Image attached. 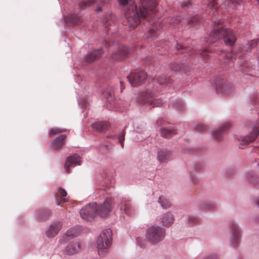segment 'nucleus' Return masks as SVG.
<instances>
[{"mask_svg": "<svg viewBox=\"0 0 259 259\" xmlns=\"http://www.w3.org/2000/svg\"><path fill=\"white\" fill-rule=\"evenodd\" d=\"M160 220L163 226L169 227L174 223L175 218L171 213L166 212L162 214Z\"/></svg>", "mask_w": 259, "mask_h": 259, "instance_id": "21", "label": "nucleus"}, {"mask_svg": "<svg viewBox=\"0 0 259 259\" xmlns=\"http://www.w3.org/2000/svg\"><path fill=\"white\" fill-rule=\"evenodd\" d=\"M195 128L199 131H204L207 129V126L203 124L199 123L195 125Z\"/></svg>", "mask_w": 259, "mask_h": 259, "instance_id": "44", "label": "nucleus"}, {"mask_svg": "<svg viewBox=\"0 0 259 259\" xmlns=\"http://www.w3.org/2000/svg\"><path fill=\"white\" fill-rule=\"evenodd\" d=\"M256 205L258 207H259V198L257 199Z\"/></svg>", "mask_w": 259, "mask_h": 259, "instance_id": "57", "label": "nucleus"}, {"mask_svg": "<svg viewBox=\"0 0 259 259\" xmlns=\"http://www.w3.org/2000/svg\"><path fill=\"white\" fill-rule=\"evenodd\" d=\"M51 214V211L46 208L38 210L36 212V218L38 220L42 221L48 218Z\"/></svg>", "mask_w": 259, "mask_h": 259, "instance_id": "28", "label": "nucleus"}, {"mask_svg": "<svg viewBox=\"0 0 259 259\" xmlns=\"http://www.w3.org/2000/svg\"><path fill=\"white\" fill-rule=\"evenodd\" d=\"M66 130L64 128H57L55 127L52 128L49 132V134L50 136L54 135L57 133H61L65 131Z\"/></svg>", "mask_w": 259, "mask_h": 259, "instance_id": "41", "label": "nucleus"}, {"mask_svg": "<svg viewBox=\"0 0 259 259\" xmlns=\"http://www.w3.org/2000/svg\"><path fill=\"white\" fill-rule=\"evenodd\" d=\"M176 48L178 50H184L182 52V53H188V52L190 51V48H187V47H185L183 46H182V45L181 44H179L177 41L176 42Z\"/></svg>", "mask_w": 259, "mask_h": 259, "instance_id": "42", "label": "nucleus"}, {"mask_svg": "<svg viewBox=\"0 0 259 259\" xmlns=\"http://www.w3.org/2000/svg\"><path fill=\"white\" fill-rule=\"evenodd\" d=\"M112 231L110 229H106L102 231L98 237L97 245L98 253L100 255L105 253L110 247L112 242Z\"/></svg>", "mask_w": 259, "mask_h": 259, "instance_id": "5", "label": "nucleus"}, {"mask_svg": "<svg viewBox=\"0 0 259 259\" xmlns=\"http://www.w3.org/2000/svg\"><path fill=\"white\" fill-rule=\"evenodd\" d=\"M198 221V219L195 217H190L189 219L188 223L190 224H194Z\"/></svg>", "mask_w": 259, "mask_h": 259, "instance_id": "48", "label": "nucleus"}, {"mask_svg": "<svg viewBox=\"0 0 259 259\" xmlns=\"http://www.w3.org/2000/svg\"><path fill=\"white\" fill-rule=\"evenodd\" d=\"M165 230L159 226H152L147 229L146 238L152 244H156L163 240L165 236Z\"/></svg>", "mask_w": 259, "mask_h": 259, "instance_id": "4", "label": "nucleus"}, {"mask_svg": "<svg viewBox=\"0 0 259 259\" xmlns=\"http://www.w3.org/2000/svg\"><path fill=\"white\" fill-rule=\"evenodd\" d=\"M61 202H62V201H59L58 200V199L57 198H56V204L57 205H59L61 203Z\"/></svg>", "mask_w": 259, "mask_h": 259, "instance_id": "54", "label": "nucleus"}, {"mask_svg": "<svg viewBox=\"0 0 259 259\" xmlns=\"http://www.w3.org/2000/svg\"><path fill=\"white\" fill-rule=\"evenodd\" d=\"M62 227L61 222L56 221L53 222L46 231V235L48 238H53L57 235Z\"/></svg>", "mask_w": 259, "mask_h": 259, "instance_id": "16", "label": "nucleus"}, {"mask_svg": "<svg viewBox=\"0 0 259 259\" xmlns=\"http://www.w3.org/2000/svg\"><path fill=\"white\" fill-rule=\"evenodd\" d=\"M127 127V125H125L124 126V129L123 130V131H122L119 135L118 136V141L120 143V144L122 148L123 147V145H124V136H125V132L124 131V130Z\"/></svg>", "mask_w": 259, "mask_h": 259, "instance_id": "39", "label": "nucleus"}, {"mask_svg": "<svg viewBox=\"0 0 259 259\" xmlns=\"http://www.w3.org/2000/svg\"><path fill=\"white\" fill-rule=\"evenodd\" d=\"M256 2H257L258 3V4H259V0H255Z\"/></svg>", "mask_w": 259, "mask_h": 259, "instance_id": "59", "label": "nucleus"}, {"mask_svg": "<svg viewBox=\"0 0 259 259\" xmlns=\"http://www.w3.org/2000/svg\"><path fill=\"white\" fill-rule=\"evenodd\" d=\"M122 8L125 17L131 29H135L140 22V18L152 17L157 3L155 0H139L141 7L138 9L135 0H118Z\"/></svg>", "mask_w": 259, "mask_h": 259, "instance_id": "1", "label": "nucleus"}, {"mask_svg": "<svg viewBox=\"0 0 259 259\" xmlns=\"http://www.w3.org/2000/svg\"><path fill=\"white\" fill-rule=\"evenodd\" d=\"M129 53V50L125 46H119L118 48V53H113L111 57L113 59L116 60H120L122 58L126 56Z\"/></svg>", "mask_w": 259, "mask_h": 259, "instance_id": "27", "label": "nucleus"}, {"mask_svg": "<svg viewBox=\"0 0 259 259\" xmlns=\"http://www.w3.org/2000/svg\"><path fill=\"white\" fill-rule=\"evenodd\" d=\"M157 26V23H154L152 28L150 29L148 32L146 34V38L147 39H150L151 40H154L157 37V36L159 35L157 32L155 31V28Z\"/></svg>", "mask_w": 259, "mask_h": 259, "instance_id": "32", "label": "nucleus"}, {"mask_svg": "<svg viewBox=\"0 0 259 259\" xmlns=\"http://www.w3.org/2000/svg\"><path fill=\"white\" fill-rule=\"evenodd\" d=\"M81 232V227L80 226H76L72 227L67 231V234L72 239L78 236Z\"/></svg>", "mask_w": 259, "mask_h": 259, "instance_id": "29", "label": "nucleus"}, {"mask_svg": "<svg viewBox=\"0 0 259 259\" xmlns=\"http://www.w3.org/2000/svg\"><path fill=\"white\" fill-rule=\"evenodd\" d=\"M214 23L215 24H217L220 23V22H218V21H214Z\"/></svg>", "mask_w": 259, "mask_h": 259, "instance_id": "58", "label": "nucleus"}, {"mask_svg": "<svg viewBox=\"0 0 259 259\" xmlns=\"http://www.w3.org/2000/svg\"><path fill=\"white\" fill-rule=\"evenodd\" d=\"M97 202L89 203L84 205L80 210V215L82 219L91 221L97 215Z\"/></svg>", "mask_w": 259, "mask_h": 259, "instance_id": "7", "label": "nucleus"}, {"mask_svg": "<svg viewBox=\"0 0 259 259\" xmlns=\"http://www.w3.org/2000/svg\"><path fill=\"white\" fill-rule=\"evenodd\" d=\"M158 203L163 209H167L170 206V204L169 201L166 198L162 196L159 197Z\"/></svg>", "mask_w": 259, "mask_h": 259, "instance_id": "34", "label": "nucleus"}, {"mask_svg": "<svg viewBox=\"0 0 259 259\" xmlns=\"http://www.w3.org/2000/svg\"><path fill=\"white\" fill-rule=\"evenodd\" d=\"M91 126L94 131L101 132L108 130L110 128V124L108 122L97 121L93 123Z\"/></svg>", "mask_w": 259, "mask_h": 259, "instance_id": "23", "label": "nucleus"}, {"mask_svg": "<svg viewBox=\"0 0 259 259\" xmlns=\"http://www.w3.org/2000/svg\"><path fill=\"white\" fill-rule=\"evenodd\" d=\"M214 83L217 93L229 94L234 91L233 87L224 79H216Z\"/></svg>", "mask_w": 259, "mask_h": 259, "instance_id": "11", "label": "nucleus"}, {"mask_svg": "<svg viewBox=\"0 0 259 259\" xmlns=\"http://www.w3.org/2000/svg\"><path fill=\"white\" fill-rule=\"evenodd\" d=\"M82 249L81 244L78 241L69 243L65 248V252L68 255H72Z\"/></svg>", "mask_w": 259, "mask_h": 259, "instance_id": "17", "label": "nucleus"}, {"mask_svg": "<svg viewBox=\"0 0 259 259\" xmlns=\"http://www.w3.org/2000/svg\"><path fill=\"white\" fill-rule=\"evenodd\" d=\"M64 20L69 25L77 24L80 22V15L77 14L76 10H74L67 16H64Z\"/></svg>", "mask_w": 259, "mask_h": 259, "instance_id": "19", "label": "nucleus"}, {"mask_svg": "<svg viewBox=\"0 0 259 259\" xmlns=\"http://www.w3.org/2000/svg\"><path fill=\"white\" fill-rule=\"evenodd\" d=\"M246 177L249 182L253 183L255 185H259V183L257 181L258 178L254 172L248 174L246 175Z\"/></svg>", "mask_w": 259, "mask_h": 259, "instance_id": "36", "label": "nucleus"}, {"mask_svg": "<svg viewBox=\"0 0 259 259\" xmlns=\"http://www.w3.org/2000/svg\"><path fill=\"white\" fill-rule=\"evenodd\" d=\"M259 135V129L256 126L253 127L248 135L241 138V145H244L255 141Z\"/></svg>", "mask_w": 259, "mask_h": 259, "instance_id": "14", "label": "nucleus"}, {"mask_svg": "<svg viewBox=\"0 0 259 259\" xmlns=\"http://www.w3.org/2000/svg\"><path fill=\"white\" fill-rule=\"evenodd\" d=\"M139 102L143 104H146L150 108L159 106L162 101L156 98V93L153 88H148L141 92L139 97Z\"/></svg>", "mask_w": 259, "mask_h": 259, "instance_id": "3", "label": "nucleus"}, {"mask_svg": "<svg viewBox=\"0 0 259 259\" xmlns=\"http://www.w3.org/2000/svg\"><path fill=\"white\" fill-rule=\"evenodd\" d=\"M188 67L185 64H178L171 63L168 65L167 69H170L174 72H181L189 74Z\"/></svg>", "mask_w": 259, "mask_h": 259, "instance_id": "20", "label": "nucleus"}, {"mask_svg": "<svg viewBox=\"0 0 259 259\" xmlns=\"http://www.w3.org/2000/svg\"><path fill=\"white\" fill-rule=\"evenodd\" d=\"M59 194L62 197H65L67 195L66 191L63 189L60 188L59 189Z\"/></svg>", "mask_w": 259, "mask_h": 259, "instance_id": "50", "label": "nucleus"}, {"mask_svg": "<svg viewBox=\"0 0 259 259\" xmlns=\"http://www.w3.org/2000/svg\"><path fill=\"white\" fill-rule=\"evenodd\" d=\"M241 0H208L206 5L210 9H214L215 10L220 6L223 7L227 9L232 6L235 7Z\"/></svg>", "mask_w": 259, "mask_h": 259, "instance_id": "9", "label": "nucleus"}, {"mask_svg": "<svg viewBox=\"0 0 259 259\" xmlns=\"http://www.w3.org/2000/svg\"><path fill=\"white\" fill-rule=\"evenodd\" d=\"M258 42L259 38H257V39L251 40L250 41L248 42V43L246 45V51H250L252 48L255 47Z\"/></svg>", "mask_w": 259, "mask_h": 259, "instance_id": "38", "label": "nucleus"}, {"mask_svg": "<svg viewBox=\"0 0 259 259\" xmlns=\"http://www.w3.org/2000/svg\"><path fill=\"white\" fill-rule=\"evenodd\" d=\"M231 126L228 122L223 123L219 128L216 129L212 133L213 137L215 139H220L223 136L224 132L228 130Z\"/></svg>", "mask_w": 259, "mask_h": 259, "instance_id": "26", "label": "nucleus"}, {"mask_svg": "<svg viewBox=\"0 0 259 259\" xmlns=\"http://www.w3.org/2000/svg\"><path fill=\"white\" fill-rule=\"evenodd\" d=\"M137 243H138V244H139L140 247H142V245L140 243V242H139V240L138 239H137Z\"/></svg>", "mask_w": 259, "mask_h": 259, "instance_id": "55", "label": "nucleus"}, {"mask_svg": "<svg viewBox=\"0 0 259 259\" xmlns=\"http://www.w3.org/2000/svg\"><path fill=\"white\" fill-rule=\"evenodd\" d=\"M113 207L111 199L108 197H103V201L101 203H97V213L103 218H106L112 211Z\"/></svg>", "mask_w": 259, "mask_h": 259, "instance_id": "8", "label": "nucleus"}, {"mask_svg": "<svg viewBox=\"0 0 259 259\" xmlns=\"http://www.w3.org/2000/svg\"><path fill=\"white\" fill-rule=\"evenodd\" d=\"M224 61L225 63H230L233 62V57L230 54H227L225 57H224Z\"/></svg>", "mask_w": 259, "mask_h": 259, "instance_id": "45", "label": "nucleus"}, {"mask_svg": "<svg viewBox=\"0 0 259 259\" xmlns=\"http://www.w3.org/2000/svg\"><path fill=\"white\" fill-rule=\"evenodd\" d=\"M197 18H194L193 20H192V21L197 22Z\"/></svg>", "mask_w": 259, "mask_h": 259, "instance_id": "56", "label": "nucleus"}, {"mask_svg": "<svg viewBox=\"0 0 259 259\" xmlns=\"http://www.w3.org/2000/svg\"><path fill=\"white\" fill-rule=\"evenodd\" d=\"M78 104L79 106L80 107H84L87 104H88L89 103L86 100H79L78 99Z\"/></svg>", "mask_w": 259, "mask_h": 259, "instance_id": "46", "label": "nucleus"}, {"mask_svg": "<svg viewBox=\"0 0 259 259\" xmlns=\"http://www.w3.org/2000/svg\"><path fill=\"white\" fill-rule=\"evenodd\" d=\"M145 137H142L141 138H138V139H135V140L137 142H139L141 141H142L144 139H145Z\"/></svg>", "mask_w": 259, "mask_h": 259, "instance_id": "53", "label": "nucleus"}, {"mask_svg": "<svg viewBox=\"0 0 259 259\" xmlns=\"http://www.w3.org/2000/svg\"><path fill=\"white\" fill-rule=\"evenodd\" d=\"M96 1L95 0H81L77 6L80 10H84L95 5Z\"/></svg>", "mask_w": 259, "mask_h": 259, "instance_id": "30", "label": "nucleus"}, {"mask_svg": "<svg viewBox=\"0 0 259 259\" xmlns=\"http://www.w3.org/2000/svg\"><path fill=\"white\" fill-rule=\"evenodd\" d=\"M105 5L103 4L102 6H98L95 10L98 17H101V19L103 22H107L108 21V19H107L106 17L104 16L102 17V15L99 13H103V14L106 13V11L105 10Z\"/></svg>", "mask_w": 259, "mask_h": 259, "instance_id": "31", "label": "nucleus"}, {"mask_svg": "<svg viewBox=\"0 0 259 259\" xmlns=\"http://www.w3.org/2000/svg\"><path fill=\"white\" fill-rule=\"evenodd\" d=\"M65 138V135H60L53 139L51 142V148L54 150L59 149L63 145Z\"/></svg>", "mask_w": 259, "mask_h": 259, "instance_id": "24", "label": "nucleus"}, {"mask_svg": "<svg viewBox=\"0 0 259 259\" xmlns=\"http://www.w3.org/2000/svg\"><path fill=\"white\" fill-rule=\"evenodd\" d=\"M171 152L166 149H162L157 152V160L160 163H167L171 159Z\"/></svg>", "mask_w": 259, "mask_h": 259, "instance_id": "18", "label": "nucleus"}, {"mask_svg": "<svg viewBox=\"0 0 259 259\" xmlns=\"http://www.w3.org/2000/svg\"><path fill=\"white\" fill-rule=\"evenodd\" d=\"M81 163L80 157L76 155H73L68 157L64 164L65 170L67 173L69 172L70 168L76 165H80Z\"/></svg>", "mask_w": 259, "mask_h": 259, "instance_id": "15", "label": "nucleus"}, {"mask_svg": "<svg viewBox=\"0 0 259 259\" xmlns=\"http://www.w3.org/2000/svg\"><path fill=\"white\" fill-rule=\"evenodd\" d=\"M117 209L121 214H125L127 215H130L134 210L130 200L125 197L118 200Z\"/></svg>", "mask_w": 259, "mask_h": 259, "instance_id": "12", "label": "nucleus"}, {"mask_svg": "<svg viewBox=\"0 0 259 259\" xmlns=\"http://www.w3.org/2000/svg\"><path fill=\"white\" fill-rule=\"evenodd\" d=\"M230 242L235 248L239 243L242 237V231L239 225L234 221L230 222Z\"/></svg>", "mask_w": 259, "mask_h": 259, "instance_id": "6", "label": "nucleus"}, {"mask_svg": "<svg viewBox=\"0 0 259 259\" xmlns=\"http://www.w3.org/2000/svg\"><path fill=\"white\" fill-rule=\"evenodd\" d=\"M220 39H223L226 46L232 47L237 40V37L233 31L229 28H224L223 27H219L214 29L207 39L204 38L201 40V44L198 45L192 49V52L190 53L191 55L195 53L206 57L207 53V47L210 44L215 42Z\"/></svg>", "mask_w": 259, "mask_h": 259, "instance_id": "2", "label": "nucleus"}, {"mask_svg": "<svg viewBox=\"0 0 259 259\" xmlns=\"http://www.w3.org/2000/svg\"><path fill=\"white\" fill-rule=\"evenodd\" d=\"M255 153L256 154V156L255 158V162L257 163V165L259 164V148H256L255 149Z\"/></svg>", "mask_w": 259, "mask_h": 259, "instance_id": "47", "label": "nucleus"}, {"mask_svg": "<svg viewBox=\"0 0 259 259\" xmlns=\"http://www.w3.org/2000/svg\"><path fill=\"white\" fill-rule=\"evenodd\" d=\"M103 53L102 49L94 50L89 52L85 56V61L89 63H91L95 60L98 59Z\"/></svg>", "mask_w": 259, "mask_h": 259, "instance_id": "22", "label": "nucleus"}, {"mask_svg": "<svg viewBox=\"0 0 259 259\" xmlns=\"http://www.w3.org/2000/svg\"><path fill=\"white\" fill-rule=\"evenodd\" d=\"M171 75L172 74H170L168 75L167 76L165 75L155 76L154 78L153 82H157L160 85H167L174 80L173 77L171 76Z\"/></svg>", "mask_w": 259, "mask_h": 259, "instance_id": "25", "label": "nucleus"}, {"mask_svg": "<svg viewBox=\"0 0 259 259\" xmlns=\"http://www.w3.org/2000/svg\"><path fill=\"white\" fill-rule=\"evenodd\" d=\"M112 91L111 88H107L105 89L102 92V96L103 97L105 98L106 100V102H110L112 99Z\"/></svg>", "mask_w": 259, "mask_h": 259, "instance_id": "33", "label": "nucleus"}, {"mask_svg": "<svg viewBox=\"0 0 259 259\" xmlns=\"http://www.w3.org/2000/svg\"><path fill=\"white\" fill-rule=\"evenodd\" d=\"M217 257L215 254H210L206 255L205 257V259H217Z\"/></svg>", "mask_w": 259, "mask_h": 259, "instance_id": "51", "label": "nucleus"}, {"mask_svg": "<svg viewBox=\"0 0 259 259\" xmlns=\"http://www.w3.org/2000/svg\"><path fill=\"white\" fill-rule=\"evenodd\" d=\"M71 239V237L67 234L66 231L63 235L60 236L58 241L60 244H63L67 243Z\"/></svg>", "mask_w": 259, "mask_h": 259, "instance_id": "37", "label": "nucleus"}, {"mask_svg": "<svg viewBox=\"0 0 259 259\" xmlns=\"http://www.w3.org/2000/svg\"><path fill=\"white\" fill-rule=\"evenodd\" d=\"M147 77L146 72L144 70H141L131 72V74L126 76V78L131 85L136 87L145 81Z\"/></svg>", "mask_w": 259, "mask_h": 259, "instance_id": "10", "label": "nucleus"}, {"mask_svg": "<svg viewBox=\"0 0 259 259\" xmlns=\"http://www.w3.org/2000/svg\"><path fill=\"white\" fill-rule=\"evenodd\" d=\"M146 130V124L142 123L140 124L139 126H138L136 129V131L137 133L141 134L143 133Z\"/></svg>", "mask_w": 259, "mask_h": 259, "instance_id": "43", "label": "nucleus"}, {"mask_svg": "<svg viewBox=\"0 0 259 259\" xmlns=\"http://www.w3.org/2000/svg\"><path fill=\"white\" fill-rule=\"evenodd\" d=\"M157 124L161 126L160 134L163 138L169 139L176 135V132L172 126L169 125L168 126H165L166 122L162 119H159L157 121Z\"/></svg>", "mask_w": 259, "mask_h": 259, "instance_id": "13", "label": "nucleus"}, {"mask_svg": "<svg viewBox=\"0 0 259 259\" xmlns=\"http://www.w3.org/2000/svg\"><path fill=\"white\" fill-rule=\"evenodd\" d=\"M180 22V19H176V22H174V21L170 22V23H174V24H178Z\"/></svg>", "mask_w": 259, "mask_h": 259, "instance_id": "52", "label": "nucleus"}, {"mask_svg": "<svg viewBox=\"0 0 259 259\" xmlns=\"http://www.w3.org/2000/svg\"><path fill=\"white\" fill-rule=\"evenodd\" d=\"M214 205L211 203H206L204 205H202L201 207L203 208H209V209H212L214 207Z\"/></svg>", "mask_w": 259, "mask_h": 259, "instance_id": "49", "label": "nucleus"}, {"mask_svg": "<svg viewBox=\"0 0 259 259\" xmlns=\"http://www.w3.org/2000/svg\"><path fill=\"white\" fill-rule=\"evenodd\" d=\"M239 66V71H240L242 73H246V69L249 67V64L247 62L243 63L241 61L238 62Z\"/></svg>", "mask_w": 259, "mask_h": 259, "instance_id": "40", "label": "nucleus"}, {"mask_svg": "<svg viewBox=\"0 0 259 259\" xmlns=\"http://www.w3.org/2000/svg\"><path fill=\"white\" fill-rule=\"evenodd\" d=\"M173 104L175 107L179 111H183L185 109V104L181 99H179L176 101H173Z\"/></svg>", "mask_w": 259, "mask_h": 259, "instance_id": "35", "label": "nucleus"}]
</instances>
